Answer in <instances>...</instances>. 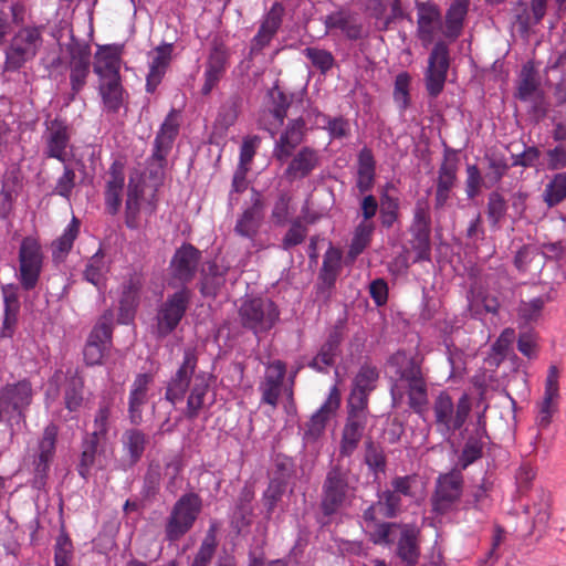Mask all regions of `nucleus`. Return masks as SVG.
<instances>
[{"label": "nucleus", "instance_id": "nucleus-1", "mask_svg": "<svg viewBox=\"0 0 566 566\" xmlns=\"http://www.w3.org/2000/svg\"><path fill=\"white\" fill-rule=\"evenodd\" d=\"M198 365L197 352L193 347L184 349V358L179 368L167 384L165 399L172 405L184 400L187 390V406L184 411L188 420L199 417L205 407V399L209 391V380L206 373L196 374Z\"/></svg>", "mask_w": 566, "mask_h": 566}, {"label": "nucleus", "instance_id": "nucleus-2", "mask_svg": "<svg viewBox=\"0 0 566 566\" xmlns=\"http://www.w3.org/2000/svg\"><path fill=\"white\" fill-rule=\"evenodd\" d=\"M198 365L197 352L193 347L184 349V358L179 368L167 384L165 399L172 405L184 400L187 390V406L184 411L188 420L199 417L205 407V399L209 391V380L206 373L196 374Z\"/></svg>", "mask_w": 566, "mask_h": 566}, {"label": "nucleus", "instance_id": "nucleus-3", "mask_svg": "<svg viewBox=\"0 0 566 566\" xmlns=\"http://www.w3.org/2000/svg\"><path fill=\"white\" fill-rule=\"evenodd\" d=\"M354 483L349 462L336 458L331 463L321 489L319 510L325 517L338 514L352 503L356 492Z\"/></svg>", "mask_w": 566, "mask_h": 566}, {"label": "nucleus", "instance_id": "nucleus-4", "mask_svg": "<svg viewBox=\"0 0 566 566\" xmlns=\"http://www.w3.org/2000/svg\"><path fill=\"white\" fill-rule=\"evenodd\" d=\"M394 359L401 364L397 370L398 379L391 388L392 396L403 388L408 396L409 408L420 417H423L429 402L428 385L422 373L421 361L417 357L407 358L397 354Z\"/></svg>", "mask_w": 566, "mask_h": 566}, {"label": "nucleus", "instance_id": "nucleus-5", "mask_svg": "<svg viewBox=\"0 0 566 566\" xmlns=\"http://www.w3.org/2000/svg\"><path fill=\"white\" fill-rule=\"evenodd\" d=\"M432 424L438 433L444 439H450L465 424L471 410V399L462 394L457 401H453L446 390L440 391L432 401Z\"/></svg>", "mask_w": 566, "mask_h": 566}, {"label": "nucleus", "instance_id": "nucleus-6", "mask_svg": "<svg viewBox=\"0 0 566 566\" xmlns=\"http://www.w3.org/2000/svg\"><path fill=\"white\" fill-rule=\"evenodd\" d=\"M43 30L42 25H25L13 34L4 50V71L17 72L38 55L43 45Z\"/></svg>", "mask_w": 566, "mask_h": 566}, {"label": "nucleus", "instance_id": "nucleus-7", "mask_svg": "<svg viewBox=\"0 0 566 566\" xmlns=\"http://www.w3.org/2000/svg\"><path fill=\"white\" fill-rule=\"evenodd\" d=\"M280 314L277 305L266 297L245 298L238 311L241 326L256 337L269 333L279 322Z\"/></svg>", "mask_w": 566, "mask_h": 566}, {"label": "nucleus", "instance_id": "nucleus-8", "mask_svg": "<svg viewBox=\"0 0 566 566\" xmlns=\"http://www.w3.org/2000/svg\"><path fill=\"white\" fill-rule=\"evenodd\" d=\"M202 509L201 497L189 492L174 504L165 523V539L175 543L182 538L195 525Z\"/></svg>", "mask_w": 566, "mask_h": 566}, {"label": "nucleus", "instance_id": "nucleus-9", "mask_svg": "<svg viewBox=\"0 0 566 566\" xmlns=\"http://www.w3.org/2000/svg\"><path fill=\"white\" fill-rule=\"evenodd\" d=\"M18 261V280L21 287L25 291L34 290L44 264V252L39 238L28 235L21 240Z\"/></svg>", "mask_w": 566, "mask_h": 566}, {"label": "nucleus", "instance_id": "nucleus-10", "mask_svg": "<svg viewBox=\"0 0 566 566\" xmlns=\"http://www.w3.org/2000/svg\"><path fill=\"white\" fill-rule=\"evenodd\" d=\"M180 129V112L171 108L166 115L154 139L153 154L149 158L150 174L157 175L167 166V157Z\"/></svg>", "mask_w": 566, "mask_h": 566}, {"label": "nucleus", "instance_id": "nucleus-11", "mask_svg": "<svg viewBox=\"0 0 566 566\" xmlns=\"http://www.w3.org/2000/svg\"><path fill=\"white\" fill-rule=\"evenodd\" d=\"M463 492V476L459 471L440 474L430 499L432 512L446 515L457 510Z\"/></svg>", "mask_w": 566, "mask_h": 566}, {"label": "nucleus", "instance_id": "nucleus-12", "mask_svg": "<svg viewBox=\"0 0 566 566\" xmlns=\"http://www.w3.org/2000/svg\"><path fill=\"white\" fill-rule=\"evenodd\" d=\"M33 396L32 385L28 379L7 384L0 389V421H12L14 418L23 420L24 412L31 405Z\"/></svg>", "mask_w": 566, "mask_h": 566}, {"label": "nucleus", "instance_id": "nucleus-13", "mask_svg": "<svg viewBox=\"0 0 566 566\" xmlns=\"http://www.w3.org/2000/svg\"><path fill=\"white\" fill-rule=\"evenodd\" d=\"M191 301V291L182 287L163 302L158 308L156 333L158 337L171 334L184 318Z\"/></svg>", "mask_w": 566, "mask_h": 566}, {"label": "nucleus", "instance_id": "nucleus-14", "mask_svg": "<svg viewBox=\"0 0 566 566\" xmlns=\"http://www.w3.org/2000/svg\"><path fill=\"white\" fill-rule=\"evenodd\" d=\"M369 419L368 407L347 403V417L342 430L338 457L350 458L358 448Z\"/></svg>", "mask_w": 566, "mask_h": 566}, {"label": "nucleus", "instance_id": "nucleus-15", "mask_svg": "<svg viewBox=\"0 0 566 566\" xmlns=\"http://www.w3.org/2000/svg\"><path fill=\"white\" fill-rule=\"evenodd\" d=\"M231 51L228 45L218 38L211 41V45L205 62L203 84L201 94L209 95L224 76L230 64Z\"/></svg>", "mask_w": 566, "mask_h": 566}, {"label": "nucleus", "instance_id": "nucleus-16", "mask_svg": "<svg viewBox=\"0 0 566 566\" xmlns=\"http://www.w3.org/2000/svg\"><path fill=\"white\" fill-rule=\"evenodd\" d=\"M450 66L449 48L443 41H438L428 59L424 73L426 90L431 97H437L444 87Z\"/></svg>", "mask_w": 566, "mask_h": 566}, {"label": "nucleus", "instance_id": "nucleus-17", "mask_svg": "<svg viewBox=\"0 0 566 566\" xmlns=\"http://www.w3.org/2000/svg\"><path fill=\"white\" fill-rule=\"evenodd\" d=\"M112 316L104 315L94 326L86 340L83 355L90 366L102 364L105 352L112 343Z\"/></svg>", "mask_w": 566, "mask_h": 566}, {"label": "nucleus", "instance_id": "nucleus-18", "mask_svg": "<svg viewBox=\"0 0 566 566\" xmlns=\"http://www.w3.org/2000/svg\"><path fill=\"white\" fill-rule=\"evenodd\" d=\"M417 38L423 45L433 42L436 35L442 34V13L440 7L433 1H416Z\"/></svg>", "mask_w": 566, "mask_h": 566}, {"label": "nucleus", "instance_id": "nucleus-19", "mask_svg": "<svg viewBox=\"0 0 566 566\" xmlns=\"http://www.w3.org/2000/svg\"><path fill=\"white\" fill-rule=\"evenodd\" d=\"M44 139V155L48 158H54L61 163H65L67 159L66 149L71 142V128L66 120L60 117L46 120Z\"/></svg>", "mask_w": 566, "mask_h": 566}, {"label": "nucleus", "instance_id": "nucleus-20", "mask_svg": "<svg viewBox=\"0 0 566 566\" xmlns=\"http://www.w3.org/2000/svg\"><path fill=\"white\" fill-rule=\"evenodd\" d=\"M286 376V364L275 359L266 364L264 376L259 384L261 403L276 408Z\"/></svg>", "mask_w": 566, "mask_h": 566}, {"label": "nucleus", "instance_id": "nucleus-21", "mask_svg": "<svg viewBox=\"0 0 566 566\" xmlns=\"http://www.w3.org/2000/svg\"><path fill=\"white\" fill-rule=\"evenodd\" d=\"M125 188V163L115 159L107 172L104 188L105 210L111 216H116L122 207Z\"/></svg>", "mask_w": 566, "mask_h": 566}, {"label": "nucleus", "instance_id": "nucleus-22", "mask_svg": "<svg viewBox=\"0 0 566 566\" xmlns=\"http://www.w3.org/2000/svg\"><path fill=\"white\" fill-rule=\"evenodd\" d=\"M201 252L190 243H184L178 248L170 261L172 279L181 284L191 282L196 275Z\"/></svg>", "mask_w": 566, "mask_h": 566}, {"label": "nucleus", "instance_id": "nucleus-23", "mask_svg": "<svg viewBox=\"0 0 566 566\" xmlns=\"http://www.w3.org/2000/svg\"><path fill=\"white\" fill-rule=\"evenodd\" d=\"M340 405V394L336 386H334L325 402L321 408L311 417L306 423L303 439L306 442L316 441L325 431L326 424L332 416L336 412Z\"/></svg>", "mask_w": 566, "mask_h": 566}, {"label": "nucleus", "instance_id": "nucleus-24", "mask_svg": "<svg viewBox=\"0 0 566 566\" xmlns=\"http://www.w3.org/2000/svg\"><path fill=\"white\" fill-rule=\"evenodd\" d=\"M305 132L306 122L302 116L290 119L275 142L273 157L280 163H285L292 156L294 149L303 142Z\"/></svg>", "mask_w": 566, "mask_h": 566}, {"label": "nucleus", "instance_id": "nucleus-25", "mask_svg": "<svg viewBox=\"0 0 566 566\" xmlns=\"http://www.w3.org/2000/svg\"><path fill=\"white\" fill-rule=\"evenodd\" d=\"M154 380L155 377L151 373H139L130 385L128 418L133 424H139L143 421V408L148 401V391Z\"/></svg>", "mask_w": 566, "mask_h": 566}, {"label": "nucleus", "instance_id": "nucleus-26", "mask_svg": "<svg viewBox=\"0 0 566 566\" xmlns=\"http://www.w3.org/2000/svg\"><path fill=\"white\" fill-rule=\"evenodd\" d=\"M559 371L556 366H551L545 381V391L543 400L539 405V411L537 416L538 427L545 429L552 422L553 415L558 408L559 398Z\"/></svg>", "mask_w": 566, "mask_h": 566}, {"label": "nucleus", "instance_id": "nucleus-27", "mask_svg": "<svg viewBox=\"0 0 566 566\" xmlns=\"http://www.w3.org/2000/svg\"><path fill=\"white\" fill-rule=\"evenodd\" d=\"M284 7L280 2H274L265 14L256 34L252 39L251 52H261L268 46L282 25L284 17Z\"/></svg>", "mask_w": 566, "mask_h": 566}, {"label": "nucleus", "instance_id": "nucleus-28", "mask_svg": "<svg viewBox=\"0 0 566 566\" xmlns=\"http://www.w3.org/2000/svg\"><path fill=\"white\" fill-rule=\"evenodd\" d=\"M457 172L458 160L454 156L450 155L449 150H447L443 156V161L441 163L438 170L434 197L436 209L443 208L449 200L451 190L457 182Z\"/></svg>", "mask_w": 566, "mask_h": 566}, {"label": "nucleus", "instance_id": "nucleus-29", "mask_svg": "<svg viewBox=\"0 0 566 566\" xmlns=\"http://www.w3.org/2000/svg\"><path fill=\"white\" fill-rule=\"evenodd\" d=\"M471 0H452L442 15V35L453 42L464 30Z\"/></svg>", "mask_w": 566, "mask_h": 566}, {"label": "nucleus", "instance_id": "nucleus-30", "mask_svg": "<svg viewBox=\"0 0 566 566\" xmlns=\"http://www.w3.org/2000/svg\"><path fill=\"white\" fill-rule=\"evenodd\" d=\"M264 203L259 193L252 198V203L238 218L234 232L250 240H253L260 230L263 220Z\"/></svg>", "mask_w": 566, "mask_h": 566}, {"label": "nucleus", "instance_id": "nucleus-31", "mask_svg": "<svg viewBox=\"0 0 566 566\" xmlns=\"http://www.w3.org/2000/svg\"><path fill=\"white\" fill-rule=\"evenodd\" d=\"M120 51L116 46H102L95 54L93 70L98 76L99 82L122 78L120 70Z\"/></svg>", "mask_w": 566, "mask_h": 566}, {"label": "nucleus", "instance_id": "nucleus-32", "mask_svg": "<svg viewBox=\"0 0 566 566\" xmlns=\"http://www.w3.org/2000/svg\"><path fill=\"white\" fill-rule=\"evenodd\" d=\"M378 379L376 367L363 365L357 373L347 403L368 407L369 394Z\"/></svg>", "mask_w": 566, "mask_h": 566}, {"label": "nucleus", "instance_id": "nucleus-33", "mask_svg": "<svg viewBox=\"0 0 566 566\" xmlns=\"http://www.w3.org/2000/svg\"><path fill=\"white\" fill-rule=\"evenodd\" d=\"M419 530L410 524H403L397 538V556L405 566H415L420 557Z\"/></svg>", "mask_w": 566, "mask_h": 566}, {"label": "nucleus", "instance_id": "nucleus-34", "mask_svg": "<svg viewBox=\"0 0 566 566\" xmlns=\"http://www.w3.org/2000/svg\"><path fill=\"white\" fill-rule=\"evenodd\" d=\"M318 165V151L312 147L305 146L292 158L284 174L290 180L303 179L310 176Z\"/></svg>", "mask_w": 566, "mask_h": 566}, {"label": "nucleus", "instance_id": "nucleus-35", "mask_svg": "<svg viewBox=\"0 0 566 566\" xmlns=\"http://www.w3.org/2000/svg\"><path fill=\"white\" fill-rule=\"evenodd\" d=\"M343 340L342 328L335 326L328 334L326 340L321 346L317 355L308 363V367L323 373L327 367H331L335 363V358L338 355L339 345Z\"/></svg>", "mask_w": 566, "mask_h": 566}, {"label": "nucleus", "instance_id": "nucleus-36", "mask_svg": "<svg viewBox=\"0 0 566 566\" xmlns=\"http://www.w3.org/2000/svg\"><path fill=\"white\" fill-rule=\"evenodd\" d=\"M171 53V44H163L155 49V55L149 65V72L146 78V91L148 93H154L161 83L170 63Z\"/></svg>", "mask_w": 566, "mask_h": 566}, {"label": "nucleus", "instance_id": "nucleus-37", "mask_svg": "<svg viewBox=\"0 0 566 566\" xmlns=\"http://www.w3.org/2000/svg\"><path fill=\"white\" fill-rule=\"evenodd\" d=\"M488 438L486 433V421L483 413L479 415L476 429L473 434L469 436L461 457L460 462L462 468H467L472 464L474 461L480 459L483 453L484 441L483 439Z\"/></svg>", "mask_w": 566, "mask_h": 566}, {"label": "nucleus", "instance_id": "nucleus-38", "mask_svg": "<svg viewBox=\"0 0 566 566\" xmlns=\"http://www.w3.org/2000/svg\"><path fill=\"white\" fill-rule=\"evenodd\" d=\"M242 98L239 94L230 95L220 106L213 123V135L223 136L238 119Z\"/></svg>", "mask_w": 566, "mask_h": 566}, {"label": "nucleus", "instance_id": "nucleus-39", "mask_svg": "<svg viewBox=\"0 0 566 566\" xmlns=\"http://www.w3.org/2000/svg\"><path fill=\"white\" fill-rule=\"evenodd\" d=\"M144 192L143 184L129 179L125 201V224L129 229H138L140 226V207Z\"/></svg>", "mask_w": 566, "mask_h": 566}, {"label": "nucleus", "instance_id": "nucleus-40", "mask_svg": "<svg viewBox=\"0 0 566 566\" xmlns=\"http://www.w3.org/2000/svg\"><path fill=\"white\" fill-rule=\"evenodd\" d=\"M113 412L114 400L112 398L104 397L98 402L97 410L94 415L92 431L88 432L93 438H99L104 441L108 440V433L115 422Z\"/></svg>", "mask_w": 566, "mask_h": 566}, {"label": "nucleus", "instance_id": "nucleus-41", "mask_svg": "<svg viewBox=\"0 0 566 566\" xmlns=\"http://www.w3.org/2000/svg\"><path fill=\"white\" fill-rule=\"evenodd\" d=\"M228 270L216 262L209 263L207 269L202 270L200 293L205 297H216L226 283Z\"/></svg>", "mask_w": 566, "mask_h": 566}, {"label": "nucleus", "instance_id": "nucleus-42", "mask_svg": "<svg viewBox=\"0 0 566 566\" xmlns=\"http://www.w3.org/2000/svg\"><path fill=\"white\" fill-rule=\"evenodd\" d=\"M81 222L73 217L63 233L51 244L52 259L54 262H63L71 252L74 241L80 234Z\"/></svg>", "mask_w": 566, "mask_h": 566}, {"label": "nucleus", "instance_id": "nucleus-43", "mask_svg": "<svg viewBox=\"0 0 566 566\" xmlns=\"http://www.w3.org/2000/svg\"><path fill=\"white\" fill-rule=\"evenodd\" d=\"M59 428L54 423H50L43 431L42 439L39 442V457L35 462V472L39 475L46 473L49 463L55 452V443Z\"/></svg>", "mask_w": 566, "mask_h": 566}, {"label": "nucleus", "instance_id": "nucleus-44", "mask_svg": "<svg viewBox=\"0 0 566 566\" xmlns=\"http://www.w3.org/2000/svg\"><path fill=\"white\" fill-rule=\"evenodd\" d=\"M106 442L99 438H93L90 433H86L83 438L81 458L77 464V473L83 479L86 480L90 476L96 455Z\"/></svg>", "mask_w": 566, "mask_h": 566}, {"label": "nucleus", "instance_id": "nucleus-45", "mask_svg": "<svg viewBox=\"0 0 566 566\" xmlns=\"http://www.w3.org/2000/svg\"><path fill=\"white\" fill-rule=\"evenodd\" d=\"M98 92L102 97L104 108L108 113H117L120 109L125 97L122 78L99 82Z\"/></svg>", "mask_w": 566, "mask_h": 566}, {"label": "nucleus", "instance_id": "nucleus-46", "mask_svg": "<svg viewBox=\"0 0 566 566\" xmlns=\"http://www.w3.org/2000/svg\"><path fill=\"white\" fill-rule=\"evenodd\" d=\"M342 251L335 247H329L324 256L319 270V280L328 287H333L342 271Z\"/></svg>", "mask_w": 566, "mask_h": 566}, {"label": "nucleus", "instance_id": "nucleus-47", "mask_svg": "<svg viewBox=\"0 0 566 566\" xmlns=\"http://www.w3.org/2000/svg\"><path fill=\"white\" fill-rule=\"evenodd\" d=\"M325 27L342 30L349 40H358L363 36V25L350 14L344 12H334L327 15Z\"/></svg>", "mask_w": 566, "mask_h": 566}, {"label": "nucleus", "instance_id": "nucleus-48", "mask_svg": "<svg viewBox=\"0 0 566 566\" xmlns=\"http://www.w3.org/2000/svg\"><path fill=\"white\" fill-rule=\"evenodd\" d=\"M69 55V67H91V45L71 34L65 44Z\"/></svg>", "mask_w": 566, "mask_h": 566}, {"label": "nucleus", "instance_id": "nucleus-49", "mask_svg": "<svg viewBox=\"0 0 566 566\" xmlns=\"http://www.w3.org/2000/svg\"><path fill=\"white\" fill-rule=\"evenodd\" d=\"M411 233V247L416 252V262L419 261H429L431 255V244H430V234L431 227L430 226H410L409 229Z\"/></svg>", "mask_w": 566, "mask_h": 566}, {"label": "nucleus", "instance_id": "nucleus-50", "mask_svg": "<svg viewBox=\"0 0 566 566\" xmlns=\"http://www.w3.org/2000/svg\"><path fill=\"white\" fill-rule=\"evenodd\" d=\"M147 444L146 434L138 429H128L123 434V446L129 457L130 465L136 464L143 457Z\"/></svg>", "mask_w": 566, "mask_h": 566}, {"label": "nucleus", "instance_id": "nucleus-51", "mask_svg": "<svg viewBox=\"0 0 566 566\" xmlns=\"http://www.w3.org/2000/svg\"><path fill=\"white\" fill-rule=\"evenodd\" d=\"M142 283L138 277H129L124 284L119 300V310L122 315L130 316L139 302V292Z\"/></svg>", "mask_w": 566, "mask_h": 566}, {"label": "nucleus", "instance_id": "nucleus-52", "mask_svg": "<svg viewBox=\"0 0 566 566\" xmlns=\"http://www.w3.org/2000/svg\"><path fill=\"white\" fill-rule=\"evenodd\" d=\"M375 227L373 222L361 221L354 231V235L348 250V258L352 261L364 252L369 245Z\"/></svg>", "mask_w": 566, "mask_h": 566}, {"label": "nucleus", "instance_id": "nucleus-53", "mask_svg": "<svg viewBox=\"0 0 566 566\" xmlns=\"http://www.w3.org/2000/svg\"><path fill=\"white\" fill-rule=\"evenodd\" d=\"M566 199V172H558L546 184L543 200L553 208Z\"/></svg>", "mask_w": 566, "mask_h": 566}, {"label": "nucleus", "instance_id": "nucleus-54", "mask_svg": "<svg viewBox=\"0 0 566 566\" xmlns=\"http://www.w3.org/2000/svg\"><path fill=\"white\" fill-rule=\"evenodd\" d=\"M269 96L271 99L270 112L272 116L276 119L277 124L281 126L283 125L284 119L287 115V109L292 105L294 95H287L277 85H274L269 91Z\"/></svg>", "mask_w": 566, "mask_h": 566}, {"label": "nucleus", "instance_id": "nucleus-55", "mask_svg": "<svg viewBox=\"0 0 566 566\" xmlns=\"http://www.w3.org/2000/svg\"><path fill=\"white\" fill-rule=\"evenodd\" d=\"M485 160L488 163L486 171L484 174L485 188H492L502 180L510 166L506 158L502 155H486Z\"/></svg>", "mask_w": 566, "mask_h": 566}, {"label": "nucleus", "instance_id": "nucleus-56", "mask_svg": "<svg viewBox=\"0 0 566 566\" xmlns=\"http://www.w3.org/2000/svg\"><path fill=\"white\" fill-rule=\"evenodd\" d=\"M84 379L81 376H73L69 379L64 391V405L70 412L78 411L82 407L84 397Z\"/></svg>", "mask_w": 566, "mask_h": 566}, {"label": "nucleus", "instance_id": "nucleus-57", "mask_svg": "<svg viewBox=\"0 0 566 566\" xmlns=\"http://www.w3.org/2000/svg\"><path fill=\"white\" fill-rule=\"evenodd\" d=\"M513 12V24L522 36H527L532 28L541 22L539 20H534L532 8L526 2H517Z\"/></svg>", "mask_w": 566, "mask_h": 566}, {"label": "nucleus", "instance_id": "nucleus-58", "mask_svg": "<svg viewBox=\"0 0 566 566\" xmlns=\"http://www.w3.org/2000/svg\"><path fill=\"white\" fill-rule=\"evenodd\" d=\"M364 461L375 474L384 473L386 470L387 459L384 449L371 439L365 442Z\"/></svg>", "mask_w": 566, "mask_h": 566}, {"label": "nucleus", "instance_id": "nucleus-59", "mask_svg": "<svg viewBox=\"0 0 566 566\" xmlns=\"http://www.w3.org/2000/svg\"><path fill=\"white\" fill-rule=\"evenodd\" d=\"M506 211L507 203L504 197L497 191H492L488 197L486 214L493 229L500 227V222L505 217Z\"/></svg>", "mask_w": 566, "mask_h": 566}, {"label": "nucleus", "instance_id": "nucleus-60", "mask_svg": "<svg viewBox=\"0 0 566 566\" xmlns=\"http://www.w3.org/2000/svg\"><path fill=\"white\" fill-rule=\"evenodd\" d=\"M74 547L69 534L63 530L54 545V566H71Z\"/></svg>", "mask_w": 566, "mask_h": 566}, {"label": "nucleus", "instance_id": "nucleus-61", "mask_svg": "<svg viewBox=\"0 0 566 566\" xmlns=\"http://www.w3.org/2000/svg\"><path fill=\"white\" fill-rule=\"evenodd\" d=\"M401 526L397 523H378L369 534L370 541L376 545H390L398 538Z\"/></svg>", "mask_w": 566, "mask_h": 566}, {"label": "nucleus", "instance_id": "nucleus-62", "mask_svg": "<svg viewBox=\"0 0 566 566\" xmlns=\"http://www.w3.org/2000/svg\"><path fill=\"white\" fill-rule=\"evenodd\" d=\"M105 272L106 265L104 262V254L99 249L93 256L90 258L84 271V277L87 282L92 283L96 287H101L103 285Z\"/></svg>", "mask_w": 566, "mask_h": 566}, {"label": "nucleus", "instance_id": "nucleus-63", "mask_svg": "<svg viewBox=\"0 0 566 566\" xmlns=\"http://www.w3.org/2000/svg\"><path fill=\"white\" fill-rule=\"evenodd\" d=\"M402 495L395 493L390 488L379 494L376 506L379 507L384 517L394 518L401 511Z\"/></svg>", "mask_w": 566, "mask_h": 566}, {"label": "nucleus", "instance_id": "nucleus-64", "mask_svg": "<svg viewBox=\"0 0 566 566\" xmlns=\"http://www.w3.org/2000/svg\"><path fill=\"white\" fill-rule=\"evenodd\" d=\"M399 199L384 193L380 198L379 218L384 228L390 229L399 217Z\"/></svg>", "mask_w": 566, "mask_h": 566}]
</instances>
